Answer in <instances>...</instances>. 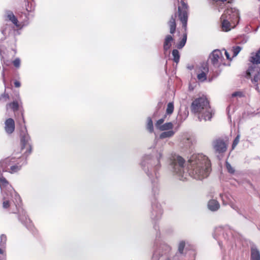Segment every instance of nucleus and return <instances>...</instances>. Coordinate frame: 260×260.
Listing matches in <instances>:
<instances>
[{
	"instance_id": "obj_1",
	"label": "nucleus",
	"mask_w": 260,
	"mask_h": 260,
	"mask_svg": "<svg viewBox=\"0 0 260 260\" xmlns=\"http://www.w3.org/2000/svg\"><path fill=\"white\" fill-rule=\"evenodd\" d=\"M187 168L195 179L206 178L211 171V164L208 157L203 154H194L188 160Z\"/></svg>"
},
{
	"instance_id": "obj_2",
	"label": "nucleus",
	"mask_w": 260,
	"mask_h": 260,
	"mask_svg": "<svg viewBox=\"0 0 260 260\" xmlns=\"http://www.w3.org/2000/svg\"><path fill=\"white\" fill-rule=\"evenodd\" d=\"M191 110L194 113L198 114L200 121L210 120L212 117V110L205 97L199 98L194 100L191 105Z\"/></svg>"
},
{
	"instance_id": "obj_3",
	"label": "nucleus",
	"mask_w": 260,
	"mask_h": 260,
	"mask_svg": "<svg viewBox=\"0 0 260 260\" xmlns=\"http://www.w3.org/2000/svg\"><path fill=\"white\" fill-rule=\"evenodd\" d=\"M239 18V13L236 9L227 7L221 17L222 30L228 31L231 30L232 27H234Z\"/></svg>"
},
{
	"instance_id": "obj_4",
	"label": "nucleus",
	"mask_w": 260,
	"mask_h": 260,
	"mask_svg": "<svg viewBox=\"0 0 260 260\" xmlns=\"http://www.w3.org/2000/svg\"><path fill=\"white\" fill-rule=\"evenodd\" d=\"M170 165L173 171L176 174L181 175L184 171L185 160L177 154H172L169 158Z\"/></svg>"
},
{
	"instance_id": "obj_5",
	"label": "nucleus",
	"mask_w": 260,
	"mask_h": 260,
	"mask_svg": "<svg viewBox=\"0 0 260 260\" xmlns=\"http://www.w3.org/2000/svg\"><path fill=\"white\" fill-rule=\"evenodd\" d=\"M246 77L251 78V82L257 85L260 81V68L256 65L250 67L246 71Z\"/></svg>"
},
{
	"instance_id": "obj_6",
	"label": "nucleus",
	"mask_w": 260,
	"mask_h": 260,
	"mask_svg": "<svg viewBox=\"0 0 260 260\" xmlns=\"http://www.w3.org/2000/svg\"><path fill=\"white\" fill-rule=\"evenodd\" d=\"M210 57L212 63L216 67L225 64L222 52L220 50L216 49L213 51Z\"/></svg>"
},
{
	"instance_id": "obj_7",
	"label": "nucleus",
	"mask_w": 260,
	"mask_h": 260,
	"mask_svg": "<svg viewBox=\"0 0 260 260\" xmlns=\"http://www.w3.org/2000/svg\"><path fill=\"white\" fill-rule=\"evenodd\" d=\"M178 17L182 23V27L186 30L188 19L187 6L182 1L181 3V5L178 6Z\"/></svg>"
},
{
	"instance_id": "obj_8",
	"label": "nucleus",
	"mask_w": 260,
	"mask_h": 260,
	"mask_svg": "<svg viewBox=\"0 0 260 260\" xmlns=\"http://www.w3.org/2000/svg\"><path fill=\"white\" fill-rule=\"evenodd\" d=\"M16 158L14 157H8L0 161V170L3 172H7L11 168V166L14 164Z\"/></svg>"
},
{
	"instance_id": "obj_9",
	"label": "nucleus",
	"mask_w": 260,
	"mask_h": 260,
	"mask_svg": "<svg viewBox=\"0 0 260 260\" xmlns=\"http://www.w3.org/2000/svg\"><path fill=\"white\" fill-rule=\"evenodd\" d=\"M209 69L206 64L203 66L200 69L197 73V78L201 82L204 81L207 79V74L208 73Z\"/></svg>"
},
{
	"instance_id": "obj_10",
	"label": "nucleus",
	"mask_w": 260,
	"mask_h": 260,
	"mask_svg": "<svg viewBox=\"0 0 260 260\" xmlns=\"http://www.w3.org/2000/svg\"><path fill=\"white\" fill-rule=\"evenodd\" d=\"M5 129L7 134H12L15 129V122L12 118L7 119L5 122Z\"/></svg>"
},
{
	"instance_id": "obj_11",
	"label": "nucleus",
	"mask_w": 260,
	"mask_h": 260,
	"mask_svg": "<svg viewBox=\"0 0 260 260\" xmlns=\"http://www.w3.org/2000/svg\"><path fill=\"white\" fill-rule=\"evenodd\" d=\"M22 166V164H21L20 160L19 159H17L14 164L11 166V168H10L7 172L11 174L17 173L21 170Z\"/></svg>"
},
{
	"instance_id": "obj_12",
	"label": "nucleus",
	"mask_w": 260,
	"mask_h": 260,
	"mask_svg": "<svg viewBox=\"0 0 260 260\" xmlns=\"http://www.w3.org/2000/svg\"><path fill=\"white\" fill-rule=\"evenodd\" d=\"M0 187L2 190L5 191L9 187H12L9 181L4 177L2 174H0Z\"/></svg>"
},
{
	"instance_id": "obj_13",
	"label": "nucleus",
	"mask_w": 260,
	"mask_h": 260,
	"mask_svg": "<svg viewBox=\"0 0 260 260\" xmlns=\"http://www.w3.org/2000/svg\"><path fill=\"white\" fill-rule=\"evenodd\" d=\"M173 41L174 39L172 36L168 35L166 36L164 43V49L165 51H167L170 49Z\"/></svg>"
},
{
	"instance_id": "obj_14",
	"label": "nucleus",
	"mask_w": 260,
	"mask_h": 260,
	"mask_svg": "<svg viewBox=\"0 0 260 260\" xmlns=\"http://www.w3.org/2000/svg\"><path fill=\"white\" fill-rule=\"evenodd\" d=\"M20 140L22 144L24 146L27 145L30 146L31 145L30 138L26 131L24 132L23 134H21Z\"/></svg>"
},
{
	"instance_id": "obj_15",
	"label": "nucleus",
	"mask_w": 260,
	"mask_h": 260,
	"mask_svg": "<svg viewBox=\"0 0 260 260\" xmlns=\"http://www.w3.org/2000/svg\"><path fill=\"white\" fill-rule=\"evenodd\" d=\"M208 207L212 211H216L219 209L220 204L219 202L214 199L210 200L208 203Z\"/></svg>"
},
{
	"instance_id": "obj_16",
	"label": "nucleus",
	"mask_w": 260,
	"mask_h": 260,
	"mask_svg": "<svg viewBox=\"0 0 260 260\" xmlns=\"http://www.w3.org/2000/svg\"><path fill=\"white\" fill-rule=\"evenodd\" d=\"M176 14H175L174 16H172L170 21L168 22L169 26L170 27V32L171 34H173L176 30Z\"/></svg>"
},
{
	"instance_id": "obj_17",
	"label": "nucleus",
	"mask_w": 260,
	"mask_h": 260,
	"mask_svg": "<svg viewBox=\"0 0 260 260\" xmlns=\"http://www.w3.org/2000/svg\"><path fill=\"white\" fill-rule=\"evenodd\" d=\"M229 144L227 137L218 138L215 141L214 146H227Z\"/></svg>"
},
{
	"instance_id": "obj_18",
	"label": "nucleus",
	"mask_w": 260,
	"mask_h": 260,
	"mask_svg": "<svg viewBox=\"0 0 260 260\" xmlns=\"http://www.w3.org/2000/svg\"><path fill=\"white\" fill-rule=\"evenodd\" d=\"M8 18L17 27H19L18 21L17 18L15 16L12 12L9 11L7 13Z\"/></svg>"
},
{
	"instance_id": "obj_19",
	"label": "nucleus",
	"mask_w": 260,
	"mask_h": 260,
	"mask_svg": "<svg viewBox=\"0 0 260 260\" xmlns=\"http://www.w3.org/2000/svg\"><path fill=\"white\" fill-rule=\"evenodd\" d=\"M250 259L251 260H260V253L256 248L251 249Z\"/></svg>"
},
{
	"instance_id": "obj_20",
	"label": "nucleus",
	"mask_w": 260,
	"mask_h": 260,
	"mask_svg": "<svg viewBox=\"0 0 260 260\" xmlns=\"http://www.w3.org/2000/svg\"><path fill=\"white\" fill-rule=\"evenodd\" d=\"M250 61L254 63H260V49L257 53L252 54Z\"/></svg>"
},
{
	"instance_id": "obj_21",
	"label": "nucleus",
	"mask_w": 260,
	"mask_h": 260,
	"mask_svg": "<svg viewBox=\"0 0 260 260\" xmlns=\"http://www.w3.org/2000/svg\"><path fill=\"white\" fill-rule=\"evenodd\" d=\"M173 127V123L171 122H167L162 125L161 127H160V128L159 130L161 131H170L172 130V128Z\"/></svg>"
},
{
	"instance_id": "obj_22",
	"label": "nucleus",
	"mask_w": 260,
	"mask_h": 260,
	"mask_svg": "<svg viewBox=\"0 0 260 260\" xmlns=\"http://www.w3.org/2000/svg\"><path fill=\"white\" fill-rule=\"evenodd\" d=\"M174 134L175 132L172 130L167 131L162 133L160 135V138L161 139L170 138L172 137Z\"/></svg>"
},
{
	"instance_id": "obj_23",
	"label": "nucleus",
	"mask_w": 260,
	"mask_h": 260,
	"mask_svg": "<svg viewBox=\"0 0 260 260\" xmlns=\"http://www.w3.org/2000/svg\"><path fill=\"white\" fill-rule=\"evenodd\" d=\"M9 108H11L13 111H16L18 110L19 104L18 102L14 101L11 103H9L6 105V108L8 110Z\"/></svg>"
},
{
	"instance_id": "obj_24",
	"label": "nucleus",
	"mask_w": 260,
	"mask_h": 260,
	"mask_svg": "<svg viewBox=\"0 0 260 260\" xmlns=\"http://www.w3.org/2000/svg\"><path fill=\"white\" fill-rule=\"evenodd\" d=\"M172 55L173 56V60L178 63L180 59V54L179 51L177 49H174L172 51Z\"/></svg>"
},
{
	"instance_id": "obj_25",
	"label": "nucleus",
	"mask_w": 260,
	"mask_h": 260,
	"mask_svg": "<svg viewBox=\"0 0 260 260\" xmlns=\"http://www.w3.org/2000/svg\"><path fill=\"white\" fill-rule=\"evenodd\" d=\"M174 104L172 102H170L168 103L167 105V108L166 109V113L167 114H171L174 111Z\"/></svg>"
},
{
	"instance_id": "obj_26",
	"label": "nucleus",
	"mask_w": 260,
	"mask_h": 260,
	"mask_svg": "<svg viewBox=\"0 0 260 260\" xmlns=\"http://www.w3.org/2000/svg\"><path fill=\"white\" fill-rule=\"evenodd\" d=\"M187 40V35L184 34L182 40L177 45V48L178 49H181L185 44Z\"/></svg>"
},
{
	"instance_id": "obj_27",
	"label": "nucleus",
	"mask_w": 260,
	"mask_h": 260,
	"mask_svg": "<svg viewBox=\"0 0 260 260\" xmlns=\"http://www.w3.org/2000/svg\"><path fill=\"white\" fill-rule=\"evenodd\" d=\"M147 128L150 132H152L153 131V122L150 117L147 118Z\"/></svg>"
},
{
	"instance_id": "obj_28",
	"label": "nucleus",
	"mask_w": 260,
	"mask_h": 260,
	"mask_svg": "<svg viewBox=\"0 0 260 260\" xmlns=\"http://www.w3.org/2000/svg\"><path fill=\"white\" fill-rule=\"evenodd\" d=\"M185 246V242H184V241H181L179 244L178 250V252L181 254H183V250H184Z\"/></svg>"
},
{
	"instance_id": "obj_29",
	"label": "nucleus",
	"mask_w": 260,
	"mask_h": 260,
	"mask_svg": "<svg viewBox=\"0 0 260 260\" xmlns=\"http://www.w3.org/2000/svg\"><path fill=\"white\" fill-rule=\"evenodd\" d=\"M225 166L229 173L232 174L235 173L234 169L231 166L229 162L226 161L225 163Z\"/></svg>"
},
{
	"instance_id": "obj_30",
	"label": "nucleus",
	"mask_w": 260,
	"mask_h": 260,
	"mask_svg": "<svg viewBox=\"0 0 260 260\" xmlns=\"http://www.w3.org/2000/svg\"><path fill=\"white\" fill-rule=\"evenodd\" d=\"M165 121V117L158 120L155 123V127L157 129H159L160 127L162 126Z\"/></svg>"
},
{
	"instance_id": "obj_31",
	"label": "nucleus",
	"mask_w": 260,
	"mask_h": 260,
	"mask_svg": "<svg viewBox=\"0 0 260 260\" xmlns=\"http://www.w3.org/2000/svg\"><path fill=\"white\" fill-rule=\"evenodd\" d=\"M241 48L239 46H236L235 47H233V56H236L241 51Z\"/></svg>"
},
{
	"instance_id": "obj_32",
	"label": "nucleus",
	"mask_w": 260,
	"mask_h": 260,
	"mask_svg": "<svg viewBox=\"0 0 260 260\" xmlns=\"http://www.w3.org/2000/svg\"><path fill=\"white\" fill-rule=\"evenodd\" d=\"M10 206V203L9 201L8 200H5L4 201L3 203V207L4 209H8Z\"/></svg>"
},
{
	"instance_id": "obj_33",
	"label": "nucleus",
	"mask_w": 260,
	"mask_h": 260,
	"mask_svg": "<svg viewBox=\"0 0 260 260\" xmlns=\"http://www.w3.org/2000/svg\"><path fill=\"white\" fill-rule=\"evenodd\" d=\"M13 64L14 66L16 67V68H19L20 67V60L19 58H16L14 61H13Z\"/></svg>"
},
{
	"instance_id": "obj_34",
	"label": "nucleus",
	"mask_w": 260,
	"mask_h": 260,
	"mask_svg": "<svg viewBox=\"0 0 260 260\" xmlns=\"http://www.w3.org/2000/svg\"><path fill=\"white\" fill-rule=\"evenodd\" d=\"M239 140H240V135H238L235 139V140L233 142L232 146H236L238 145V144L239 143Z\"/></svg>"
},
{
	"instance_id": "obj_35",
	"label": "nucleus",
	"mask_w": 260,
	"mask_h": 260,
	"mask_svg": "<svg viewBox=\"0 0 260 260\" xmlns=\"http://www.w3.org/2000/svg\"><path fill=\"white\" fill-rule=\"evenodd\" d=\"M7 241V236L4 235L2 234L1 236V242L3 243V244H4L6 243Z\"/></svg>"
},
{
	"instance_id": "obj_36",
	"label": "nucleus",
	"mask_w": 260,
	"mask_h": 260,
	"mask_svg": "<svg viewBox=\"0 0 260 260\" xmlns=\"http://www.w3.org/2000/svg\"><path fill=\"white\" fill-rule=\"evenodd\" d=\"M15 199L16 200V202H17V204L18 205H19V203H18V202H19L20 203H21V199L20 196L16 193L15 194Z\"/></svg>"
},
{
	"instance_id": "obj_37",
	"label": "nucleus",
	"mask_w": 260,
	"mask_h": 260,
	"mask_svg": "<svg viewBox=\"0 0 260 260\" xmlns=\"http://www.w3.org/2000/svg\"><path fill=\"white\" fill-rule=\"evenodd\" d=\"M9 95L8 94H4L0 96V100H2L3 99L5 100V101H6L8 99H9Z\"/></svg>"
},
{
	"instance_id": "obj_38",
	"label": "nucleus",
	"mask_w": 260,
	"mask_h": 260,
	"mask_svg": "<svg viewBox=\"0 0 260 260\" xmlns=\"http://www.w3.org/2000/svg\"><path fill=\"white\" fill-rule=\"evenodd\" d=\"M0 254H2L4 256L3 259L6 260V253L5 250L0 248Z\"/></svg>"
},
{
	"instance_id": "obj_39",
	"label": "nucleus",
	"mask_w": 260,
	"mask_h": 260,
	"mask_svg": "<svg viewBox=\"0 0 260 260\" xmlns=\"http://www.w3.org/2000/svg\"><path fill=\"white\" fill-rule=\"evenodd\" d=\"M242 95V93L241 92H235L232 94V96L233 97H235V96H241Z\"/></svg>"
},
{
	"instance_id": "obj_40",
	"label": "nucleus",
	"mask_w": 260,
	"mask_h": 260,
	"mask_svg": "<svg viewBox=\"0 0 260 260\" xmlns=\"http://www.w3.org/2000/svg\"><path fill=\"white\" fill-rule=\"evenodd\" d=\"M223 51L224 52V54L225 55L226 58L229 60H231V58L230 57L229 53L225 50H223Z\"/></svg>"
},
{
	"instance_id": "obj_41",
	"label": "nucleus",
	"mask_w": 260,
	"mask_h": 260,
	"mask_svg": "<svg viewBox=\"0 0 260 260\" xmlns=\"http://www.w3.org/2000/svg\"><path fill=\"white\" fill-rule=\"evenodd\" d=\"M165 248L166 250H167L168 251V253L171 252L172 248L170 246L165 245Z\"/></svg>"
},
{
	"instance_id": "obj_42",
	"label": "nucleus",
	"mask_w": 260,
	"mask_h": 260,
	"mask_svg": "<svg viewBox=\"0 0 260 260\" xmlns=\"http://www.w3.org/2000/svg\"><path fill=\"white\" fill-rule=\"evenodd\" d=\"M14 85L16 87H19L20 86V83L19 81H16L14 82Z\"/></svg>"
},
{
	"instance_id": "obj_43",
	"label": "nucleus",
	"mask_w": 260,
	"mask_h": 260,
	"mask_svg": "<svg viewBox=\"0 0 260 260\" xmlns=\"http://www.w3.org/2000/svg\"><path fill=\"white\" fill-rule=\"evenodd\" d=\"M2 77H3V82L5 83V74H4V71L2 72Z\"/></svg>"
},
{
	"instance_id": "obj_44",
	"label": "nucleus",
	"mask_w": 260,
	"mask_h": 260,
	"mask_svg": "<svg viewBox=\"0 0 260 260\" xmlns=\"http://www.w3.org/2000/svg\"><path fill=\"white\" fill-rule=\"evenodd\" d=\"M2 33L4 35L5 34V30H2Z\"/></svg>"
},
{
	"instance_id": "obj_45",
	"label": "nucleus",
	"mask_w": 260,
	"mask_h": 260,
	"mask_svg": "<svg viewBox=\"0 0 260 260\" xmlns=\"http://www.w3.org/2000/svg\"><path fill=\"white\" fill-rule=\"evenodd\" d=\"M226 148V147H221V149H222V148Z\"/></svg>"
},
{
	"instance_id": "obj_46",
	"label": "nucleus",
	"mask_w": 260,
	"mask_h": 260,
	"mask_svg": "<svg viewBox=\"0 0 260 260\" xmlns=\"http://www.w3.org/2000/svg\"><path fill=\"white\" fill-rule=\"evenodd\" d=\"M166 260H170V258H167Z\"/></svg>"
}]
</instances>
